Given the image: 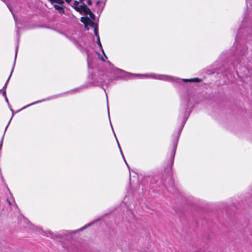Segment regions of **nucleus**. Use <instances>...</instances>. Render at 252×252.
Instances as JSON below:
<instances>
[{"label": "nucleus", "mask_w": 252, "mask_h": 252, "mask_svg": "<svg viewBox=\"0 0 252 252\" xmlns=\"http://www.w3.org/2000/svg\"><path fill=\"white\" fill-rule=\"evenodd\" d=\"M246 1H247V0H246Z\"/></svg>", "instance_id": "nucleus-40"}, {"label": "nucleus", "mask_w": 252, "mask_h": 252, "mask_svg": "<svg viewBox=\"0 0 252 252\" xmlns=\"http://www.w3.org/2000/svg\"><path fill=\"white\" fill-rule=\"evenodd\" d=\"M96 83H97L96 85L99 86V85H101L103 83V81H102V80L97 81Z\"/></svg>", "instance_id": "nucleus-26"}, {"label": "nucleus", "mask_w": 252, "mask_h": 252, "mask_svg": "<svg viewBox=\"0 0 252 252\" xmlns=\"http://www.w3.org/2000/svg\"><path fill=\"white\" fill-rule=\"evenodd\" d=\"M99 3H100V1H98L97 2L96 4H98Z\"/></svg>", "instance_id": "nucleus-34"}, {"label": "nucleus", "mask_w": 252, "mask_h": 252, "mask_svg": "<svg viewBox=\"0 0 252 252\" xmlns=\"http://www.w3.org/2000/svg\"><path fill=\"white\" fill-rule=\"evenodd\" d=\"M92 224V223H89L88 224H86V225L84 226L83 227H81V228L79 229H77V230H74L73 231V232L74 233H76L77 232H79V231H83V230H84L85 229H86V228H87L88 227L91 226Z\"/></svg>", "instance_id": "nucleus-11"}, {"label": "nucleus", "mask_w": 252, "mask_h": 252, "mask_svg": "<svg viewBox=\"0 0 252 252\" xmlns=\"http://www.w3.org/2000/svg\"><path fill=\"white\" fill-rule=\"evenodd\" d=\"M113 80H114L113 79L111 80V81H112ZM109 82H110V81H109Z\"/></svg>", "instance_id": "nucleus-37"}, {"label": "nucleus", "mask_w": 252, "mask_h": 252, "mask_svg": "<svg viewBox=\"0 0 252 252\" xmlns=\"http://www.w3.org/2000/svg\"><path fill=\"white\" fill-rule=\"evenodd\" d=\"M84 86H81V87H78V88H75V89H73V90H71V91H70L69 92H71V91H72V92H76V91H78V90H80V89H82V88H84Z\"/></svg>", "instance_id": "nucleus-22"}, {"label": "nucleus", "mask_w": 252, "mask_h": 252, "mask_svg": "<svg viewBox=\"0 0 252 252\" xmlns=\"http://www.w3.org/2000/svg\"><path fill=\"white\" fill-rule=\"evenodd\" d=\"M94 33L95 35L97 37V38L98 37V36H99L98 35V27L97 26H95V27L94 28Z\"/></svg>", "instance_id": "nucleus-16"}, {"label": "nucleus", "mask_w": 252, "mask_h": 252, "mask_svg": "<svg viewBox=\"0 0 252 252\" xmlns=\"http://www.w3.org/2000/svg\"><path fill=\"white\" fill-rule=\"evenodd\" d=\"M55 2L58 3L62 5L64 3V1L63 0H55Z\"/></svg>", "instance_id": "nucleus-19"}, {"label": "nucleus", "mask_w": 252, "mask_h": 252, "mask_svg": "<svg viewBox=\"0 0 252 252\" xmlns=\"http://www.w3.org/2000/svg\"><path fill=\"white\" fill-rule=\"evenodd\" d=\"M247 48H246L245 47L243 48L242 49H240L239 48H238L237 50H238V51H239L240 52V54L241 55H243L244 54V53L246 52L247 51Z\"/></svg>", "instance_id": "nucleus-13"}, {"label": "nucleus", "mask_w": 252, "mask_h": 252, "mask_svg": "<svg viewBox=\"0 0 252 252\" xmlns=\"http://www.w3.org/2000/svg\"><path fill=\"white\" fill-rule=\"evenodd\" d=\"M5 133V132L4 131V134H3V135L1 138V139L0 140V150H1L2 147L3 140V138H4V135Z\"/></svg>", "instance_id": "nucleus-17"}, {"label": "nucleus", "mask_w": 252, "mask_h": 252, "mask_svg": "<svg viewBox=\"0 0 252 252\" xmlns=\"http://www.w3.org/2000/svg\"><path fill=\"white\" fill-rule=\"evenodd\" d=\"M66 37H67V38H68V39H69L70 41H71L72 42H73L74 44H76V43H77L76 40L75 39H73V38H71V37H68L67 36H66Z\"/></svg>", "instance_id": "nucleus-23"}, {"label": "nucleus", "mask_w": 252, "mask_h": 252, "mask_svg": "<svg viewBox=\"0 0 252 252\" xmlns=\"http://www.w3.org/2000/svg\"><path fill=\"white\" fill-rule=\"evenodd\" d=\"M20 224L25 228L35 230V232L37 234L51 237L57 241H59L62 237V234L54 233L50 231H45L40 228L35 227L34 225H32L30 221L23 216L22 217L20 220Z\"/></svg>", "instance_id": "nucleus-3"}, {"label": "nucleus", "mask_w": 252, "mask_h": 252, "mask_svg": "<svg viewBox=\"0 0 252 252\" xmlns=\"http://www.w3.org/2000/svg\"><path fill=\"white\" fill-rule=\"evenodd\" d=\"M87 20H89L90 21L89 22V25L92 27H94V28L95 26H97V25H96L94 22L93 21H91L90 19H88V18H87Z\"/></svg>", "instance_id": "nucleus-15"}, {"label": "nucleus", "mask_w": 252, "mask_h": 252, "mask_svg": "<svg viewBox=\"0 0 252 252\" xmlns=\"http://www.w3.org/2000/svg\"><path fill=\"white\" fill-rule=\"evenodd\" d=\"M50 2H51L52 3H53V2H55V0H49Z\"/></svg>", "instance_id": "nucleus-32"}, {"label": "nucleus", "mask_w": 252, "mask_h": 252, "mask_svg": "<svg viewBox=\"0 0 252 252\" xmlns=\"http://www.w3.org/2000/svg\"><path fill=\"white\" fill-rule=\"evenodd\" d=\"M97 54H98V58L99 59L101 60L103 62H105V59L103 57V56L100 54L99 53H97Z\"/></svg>", "instance_id": "nucleus-20"}, {"label": "nucleus", "mask_w": 252, "mask_h": 252, "mask_svg": "<svg viewBox=\"0 0 252 252\" xmlns=\"http://www.w3.org/2000/svg\"><path fill=\"white\" fill-rule=\"evenodd\" d=\"M86 19H87V18H85V17H81V21L82 23H83L85 24V23H86V22H85Z\"/></svg>", "instance_id": "nucleus-25"}, {"label": "nucleus", "mask_w": 252, "mask_h": 252, "mask_svg": "<svg viewBox=\"0 0 252 252\" xmlns=\"http://www.w3.org/2000/svg\"><path fill=\"white\" fill-rule=\"evenodd\" d=\"M89 15L90 16V17L94 20V18H95V15H94V14L91 11V10H90V11L88 12V13H87V15Z\"/></svg>", "instance_id": "nucleus-14"}, {"label": "nucleus", "mask_w": 252, "mask_h": 252, "mask_svg": "<svg viewBox=\"0 0 252 252\" xmlns=\"http://www.w3.org/2000/svg\"><path fill=\"white\" fill-rule=\"evenodd\" d=\"M8 203H9V204H11V203H10V202L9 201H8Z\"/></svg>", "instance_id": "nucleus-35"}, {"label": "nucleus", "mask_w": 252, "mask_h": 252, "mask_svg": "<svg viewBox=\"0 0 252 252\" xmlns=\"http://www.w3.org/2000/svg\"><path fill=\"white\" fill-rule=\"evenodd\" d=\"M60 94H58V95H54V96H50L48 98H44V99H42L41 100H37L36 101H35V102H33L31 104H29L25 106H24V107L22 108V109H24L30 106H32V105H34V104H37V103H40V102H43V101H46V100H50L52 98H57L58 96H59Z\"/></svg>", "instance_id": "nucleus-5"}, {"label": "nucleus", "mask_w": 252, "mask_h": 252, "mask_svg": "<svg viewBox=\"0 0 252 252\" xmlns=\"http://www.w3.org/2000/svg\"><path fill=\"white\" fill-rule=\"evenodd\" d=\"M107 107H108V113L109 118L110 119L109 111L108 106H107Z\"/></svg>", "instance_id": "nucleus-33"}, {"label": "nucleus", "mask_w": 252, "mask_h": 252, "mask_svg": "<svg viewBox=\"0 0 252 252\" xmlns=\"http://www.w3.org/2000/svg\"><path fill=\"white\" fill-rule=\"evenodd\" d=\"M87 3L88 5H91L92 4L91 0H87Z\"/></svg>", "instance_id": "nucleus-27"}, {"label": "nucleus", "mask_w": 252, "mask_h": 252, "mask_svg": "<svg viewBox=\"0 0 252 252\" xmlns=\"http://www.w3.org/2000/svg\"><path fill=\"white\" fill-rule=\"evenodd\" d=\"M0 176L1 177V180H2V182H4V179H3V178L2 176L1 172H0Z\"/></svg>", "instance_id": "nucleus-29"}, {"label": "nucleus", "mask_w": 252, "mask_h": 252, "mask_svg": "<svg viewBox=\"0 0 252 252\" xmlns=\"http://www.w3.org/2000/svg\"><path fill=\"white\" fill-rule=\"evenodd\" d=\"M90 9L87 7V6L83 3L82 4L79 6V9L78 10V12H79L81 14H83L85 15H87V13L90 11Z\"/></svg>", "instance_id": "nucleus-6"}, {"label": "nucleus", "mask_w": 252, "mask_h": 252, "mask_svg": "<svg viewBox=\"0 0 252 252\" xmlns=\"http://www.w3.org/2000/svg\"><path fill=\"white\" fill-rule=\"evenodd\" d=\"M9 10H10V11H11V13H12V14L13 17V18H14V21H15V22L16 25L17 26V19H16V17H15V16L14 14V13H13V12L12 11L10 7H9Z\"/></svg>", "instance_id": "nucleus-18"}, {"label": "nucleus", "mask_w": 252, "mask_h": 252, "mask_svg": "<svg viewBox=\"0 0 252 252\" xmlns=\"http://www.w3.org/2000/svg\"><path fill=\"white\" fill-rule=\"evenodd\" d=\"M110 124H111V128H112V130H113V133H114V136H115V138H116V140H117V144H118V147H119V149H120V152H121V155H122V157H123V158H124V161H125V162L127 166L128 167V164H127V162H126V159H125V158H124V155H123V152H122V150H121V147H120V144H119V142H118V139H117V137H116V135L115 133V132H114V129H113V126H112V124H111V123H110Z\"/></svg>", "instance_id": "nucleus-9"}, {"label": "nucleus", "mask_w": 252, "mask_h": 252, "mask_svg": "<svg viewBox=\"0 0 252 252\" xmlns=\"http://www.w3.org/2000/svg\"><path fill=\"white\" fill-rule=\"evenodd\" d=\"M18 45L17 46L16 48V52H15V58H14V63H13V67H12V68L11 69V73H10V74L9 75V76L8 77L4 86H3V89H5L6 87H7V84L10 80V78L11 77V76L12 75V73L13 71V70H14V66H15V62H16V57H17V52H18Z\"/></svg>", "instance_id": "nucleus-7"}, {"label": "nucleus", "mask_w": 252, "mask_h": 252, "mask_svg": "<svg viewBox=\"0 0 252 252\" xmlns=\"http://www.w3.org/2000/svg\"><path fill=\"white\" fill-rule=\"evenodd\" d=\"M2 95H3L4 97L6 96V91H5V90H4V91H3V92H2Z\"/></svg>", "instance_id": "nucleus-28"}, {"label": "nucleus", "mask_w": 252, "mask_h": 252, "mask_svg": "<svg viewBox=\"0 0 252 252\" xmlns=\"http://www.w3.org/2000/svg\"><path fill=\"white\" fill-rule=\"evenodd\" d=\"M97 44H98V45L99 46L100 49H101V51L103 54V55H104V57L106 58V59H107V56L106 55L104 50H103V47H102V44L101 43V42H100V37L99 36H98V37L97 38Z\"/></svg>", "instance_id": "nucleus-10"}, {"label": "nucleus", "mask_w": 252, "mask_h": 252, "mask_svg": "<svg viewBox=\"0 0 252 252\" xmlns=\"http://www.w3.org/2000/svg\"><path fill=\"white\" fill-rule=\"evenodd\" d=\"M64 0L66 1V2H67L68 3H69L71 1V0Z\"/></svg>", "instance_id": "nucleus-30"}, {"label": "nucleus", "mask_w": 252, "mask_h": 252, "mask_svg": "<svg viewBox=\"0 0 252 252\" xmlns=\"http://www.w3.org/2000/svg\"><path fill=\"white\" fill-rule=\"evenodd\" d=\"M54 8L56 10H58L60 14L64 13V7L63 5H59L58 4H55L54 5Z\"/></svg>", "instance_id": "nucleus-8"}, {"label": "nucleus", "mask_w": 252, "mask_h": 252, "mask_svg": "<svg viewBox=\"0 0 252 252\" xmlns=\"http://www.w3.org/2000/svg\"><path fill=\"white\" fill-rule=\"evenodd\" d=\"M5 100L8 103V100L6 96L5 97Z\"/></svg>", "instance_id": "nucleus-31"}, {"label": "nucleus", "mask_w": 252, "mask_h": 252, "mask_svg": "<svg viewBox=\"0 0 252 252\" xmlns=\"http://www.w3.org/2000/svg\"><path fill=\"white\" fill-rule=\"evenodd\" d=\"M189 106V100L185 101H184L180 109V115H179V118L181 119V124L180 127V128L178 130V131L177 133V136L176 139H175L174 141V144H173V151L171 155V164H173L174 156L176 150L177 145L178 141L179 139V138L180 136L181 131L182 130V129L183 127L185 126V124L189 117V116L190 115V111L187 112V110L188 109Z\"/></svg>", "instance_id": "nucleus-2"}, {"label": "nucleus", "mask_w": 252, "mask_h": 252, "mask_svg": "<svg viewBox=\"0 0 252 252\" xmlns=\"http://www.w3.org/2000/svg\"><path fill=\"white\" fill-rule=\"evenodd\" d=\"M79 2L75 0L74 1L73 4L72 6L73 8H74L77 11L79 9Z\"/></svg>", "instance_id": "nucleus-12"}, {"label": "nucleus", "mask_w": 252, "mask_h": 252, "mask_svg": "<svg viewBox=\"0 0 252 252\" xmlns=\"http://www.w3.org/2000/svg\"><path fill=\"white\" fill-rule=\"evenodd\" d=\"M80 1H83L84 0H79Z\"/></svg>", "instance_id": "nucleus-39"}, {"label": "nucleus", "mask_w": 252, "mask_h": 252, "mask_svg": "<svg viewBox=\"0 0 252 252\" xmlns=\"http://www.w3.org/2000/svg\"><path fill=\"white\" fill-rule=\"evenodd\" d=\"M10 110L12 112H13V110L12 109L10 108Z\"/></svg>", "instance_id": "nucleus-38"}, {"label": "nucleus", "mask_w": 252, "mask_h": 252, "mask_svg": "<svg viewBox=\"0 0 252 252\" xmlns=\"http://www.w3.org/2000/svg\"><path fill=\"white\" fill-rule=\"evenodd\" d=\"M12 113H14V112H12ZM13 116V114H12V117H11V119H10V121H9V122H8V123L7 125L5 127V132L6 131V129H7V127H8V126H9V124H10V121H11V119H12V118Z\"/></svg>", "instance_id": "nucleus-24"}, {"label": "nucleus", "mask_w": 252, "mask_h": 252, "mask_svg": "<svg viewBox=\"0 0 252 252\" xmlns=\"http://www.w3.org/2000/svg\"><path fill=\"white\" fill-rule=\"evenodd\" d=\"M87 62H88V66H90V63H91V58L88 53H87Z\"/></svg>", "instance_id": "nucleus-21"}, {"label": "nucleus", "mask_w": 252, "mask_h": 252, "mask_svg": "<svg viewBox=\"0 0 252 252\" xmlns=\"http://www.w3.org/2000/svg\"><path fill=\"white\" fill-rule=\"evenodd\" d=\"M18 31H19V29H17V33H18Z\"/></svg>", "instance_id": "nucleus-36"}, {"label": "nucleus", "mask_w": 252, "mask_h": 252, "mask_svg": "<svg viewBox=\"0 0 252 252\" xmlns=\"http://www.w3.org/2000/svg\"><path fill=\"white\" fill-rule=\"evenodd\" d=\"M107 63L109 65L111 69V74L113 75L114 80H117L120 78H124L125 77H131L132 76L150 78L159 80L170 81L174 80L173 77L163 74H158L153 73L149 74H132L127 72L120 68L115 67L109 61H108Z\"/></svg>", "instance_id": "nucleus-1"}, {"label": "nucleus", "mask_w": 252, "mask_h": 252, "mask_svg": "<svg viewBox=\"0 0 252 252\" xmlns=\"http://www.w3.org/2000/svg\"><path fill=\"white\" fill-rule=\"evenodd\" d=\"M168 76H170V75H168ZM170 77H172L174 78L173 80H170V81H167L164 80L165 81H168V82H177L180 83V81L182 80L185 83H188V82H200L201 81V80L198 78H191V79H180L179 78L175 77L174 76H170Z\"/></svg>", "instance_id": "nucleus-4"}]
</instances>
